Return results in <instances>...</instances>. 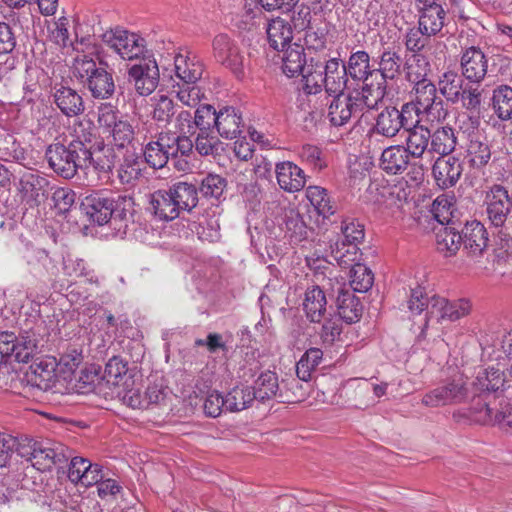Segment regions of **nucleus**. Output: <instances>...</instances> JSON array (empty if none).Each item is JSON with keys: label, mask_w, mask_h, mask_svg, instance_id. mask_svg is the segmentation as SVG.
<instances>
[{"label": "nucleus", "mask_w": 512, "mask_h": 512, "mask_svg": "<svg viewBox=\"0 0 512 512\" xmlns=\"http://www.w3.org/2000/svg\"><path fill=\"white\" fill-rule=\"evenodd\" d=\"M132 207L131 197H114L103 192L90 194L81 203V209L92 222L101 226L110 221L119 234L124 236L131 234L138 239L142 237V228L135 222L128 224Z\"/></svg>", "instance_id": "f257e3e1"}, {"label": "nucleus", "mask_w": 512, "mask_h": 512, "mask_svg": "<svg viewBox=\"0 0 512 512\" xmlns=\"http://www.w3.org/2000/svg\"><path fill=\"white\" fill-rule=\"evenodd\" d=\"M408 310L412 317L423 316L425 320H458L470 314L471 304L465 299L450 302L439 295L428 297L416 287L411 290Z\"/></svg>", "instance_id": "f03ea898"}, {"label": "nucleus", "mask_w": 512, "mask_h": 512, "mask_svg": "<svg viewBox=\"0 0 512 512\" xmlns=\"http://www.w3.org/2000/svg\"><path fill=\"white\" fill-rule=\"evenodd\" d=\"M307 74H303L304 90L308 94H317L324 89L329 95L344 94L348 82L346 65L339 58H331L325 64L312 63Z\"/></svg>", "instance_id": "7ed1b4c3"}, {"label": "nucleus", "mask_w": 512, "mask_h": 512, "mask_svg": "<svg viewBox=\"0 0 512 512\" xmlns=\"http://www.w3.org/2000/svg\"><path fill=\"white\" fill-rule=\"evenodd\" d=\"M508 62L509 59L503 55L497 54L489 58L480 47L470 46L461 53V76L470 83L480 84L487 77L500 73Z\"/></svg>", "instance_id": "20e7f679"}, {"label": "nucleus", "mask_w": 512, "mask_h": 512, "mask_svg": "<svg viewBox=\"0 0 512 512\" xmlns=\"http://www.w3.org/2000/svg\"><path fill=\"white\" fill-rule=\"evenodd\" d=\"M484 206L490 224L499 228L505 237H510L506 222L512 213V198L508 190L500 184L492 185L485 192Z\"/></svg>", "instance_id": "39448f33"}, {"label": "nucleus", "mask_w": 512, "mask_h": 512, "mask_svg": "<svg viewBox=\"0 0 512 512\" xmlns=\"http://www.w3.org/2000/svg\"><path fill=\"white\" fill-rule=\"evenodd\" d=\"M468 398V387L463 375L458 374L441 382L426 392L421 403L428 408H438L464 402Z\"/></svg>", "instance_id": "423d86ee"}, {"label": "nucleus", "mask_w": 512, "mask_h": 512, "mask_svg": "<svg viewBox=\"0 0 512 512\" xmlns=\"http://www.w3.org/2000/svg\"><path fill=\"white\" fill-rule=\"evenodd\" d=\"M341 235L343 240L331 244V255L340 266L348 265L355 261L357 245L364 239V227L358 221L346 218L341 222Z\"/></svg>", "instance_id": "0eeeda50"}, {"label": "nucleus", "mask_w": 512, "mask_h": 512, "mask_svg": "<svg viewBox=\"0 0 512 512\" xmlns=\"http://www.w3.org/2000/svg\"><path fill=\"white\" fill-rule=\"evenodd\" d=\"M510 379L499 368L489 367L477 373L473 386L479 392V401L474 406L480 407L487 400L496 402L502 397H508Z\"/></svg>", "instance_id": "6e6552de"}, {"label": "nucleus", "mask_w": 512, "mask_h": 512, "mask_svg": "<svg viewBox=\"0 0 512 512\" xmlns=\"http://www.w3.org/2000/svg\"><path fill=\"white\" fill-rule=\"evenodd\" d=\"M45 157L49 167L65 179L73 178L85 163V157H82L81 153L70 144H50L46 149Z\"/></svg>", "instance_id": "1a4fd4ad"}, {"label": "nucleus", "mask_w": 512, "mask_h": 512, "mask_svg": "<svg viewBox=\"0 0 512 512\" xmlns=\"http://www.w3.org/2000/svg\"><path fill=\"white\" fill-rule=\"evenodd\" d=\"M450 206L445 198L438 197L433 203V213L441 227L436 232V246L446 257L453 256L461 246L462 235L455 228L444 226L449 222Z\"/></svg>", "instance_id": "9d476101"}, {"label": "nucleus", "mask_w": 512, "mask_h": 512, "mask_svg": "<svg viewBox=\"0 0 512 512\" xmlns=\"http://www.w3.org/2000/svg\"><path fill=\"white\" fill-rule=\"evenodd\" d=\"M102 40L123 60L139 59L146 50V42L143 37L121 28L106 31Z\"/></svg>", "instance_id": "9b49d317"}, {"label": "nucleus", "mask_w": 512, "mask_h": 512, "mask_svg": "<svg viewBox=\"0 0 512 512\" xmlns=\"http://www.w3.org/2000/svg\"><path fill=\"white\" fill-rule=\"evenodd\" d=\"M213 57L237 77L244 75L245 57L237 42L227 34H218L212 41Z\"/></svg>", "instance_id": "f8f14e48"}, {"label": "nucleus", "mask_w": 512, "mask_h": 512, "mask_svg": "<svg viewBox=\"0 0 512 512\" xmlns=\"http://www.w3.org/2000/svg\"><path fill=\"white\" fill-rule=\"evenodd\" d=\"M29 448V452L21 451L20 454L27 457L32 466L40 471L50 470L54 465L66 462L69 457L65 453V447L59 443L35 441Z\"/></svg>", "instance_id": "ddd939ff"}, {"label": "nucleus", "mask_w": 512, "mask_h": 512, "mask_svg": "<svg viewBox=\"0 0 512 512\" xmlns=\"http://www.w3.org/2000/svg\"><path fill=\"white\" fill-rule=\"evenodd\" d=\"M506 397L496 402L487 400L480 407L473 406L471 416L483 425H498L502 429H512V405L505 402Z\"/></svg>", "instance_id": "4468645a"}, {"label": "nucleus", "mask_w": 512, "mask_h": 512, "mask_svg": "<svg viewBox=\"0 0 512 512\" xmlns=\"http://www.w3.org/2000/svg\"><path fill=\"white\" fill-rule=\"evenodd\" d=\"M129 79L136 92L148 96L154 92L159 83V68L154 59H143L128 70Z\"/></svg>", "instance_id": "2eb2a0df"}, {"label": "nucleus", "mask_w": 512, "mask_h": 512, "mask_svg": "<svg viewBox=\"0 0 512 512\" xmlns=\"http://www.w3.org/2000/svg\"><path fill=\"white\" fill-rule=\"evenodd\" d=\"M328 106L327 117L333 126H343L347 124L352 118H359L362 116L361 109L354 100L352 94H338L332 95Z\"/></svg>", "instance_id": "dca6fc26"}, {"label": "nucleus", "mask_w": 512, "mask_h": 512, "mask_svg": "<svg viewBox=\"0 0 512 512\" xmlns=\"http://www.w3.org/2000/svg\"><path fill=\"white\" fill-rule=\"evenodd\" d=\"M174 70L180 82L197 83L202 77L204 65L192 51L180 49L174 57Z\"/></svg>", "instance_id": "f3484780"}, {"label": "nucleus", "mask_w": 512, "mask_h": 512, "mask_svg": "<svg viewBox=\"0 0 512 512\" xmlns=\"http://www.w3.org/2000/svg\"><path fill=\"white\" fill-rule=\"evenodd\" d=\"M462 171L461 160L451 155L439 156L432 167L435 182L442 189L455 186L462 175Z\"/></svg>", "instance_id": "a211bd4d"}, {"label": "nucleus", "mask_w": 512, "mask_h": 512, "mask_svg": "<svg viewBox=\"0 0 512 512\" xmlns=\"http://www.w3.org/2000/svg\"><path fill=\"white\" fill-rule=\"evenodd\" d=\"M462 241L467 257L477 261L488 246V233L484 225L478 221L467 223L462 230Z\"/></svg>", "instance_id": "6ab92c4d"}, {"label": "nucleus", "mask_w": 512, "mask_h": 512, "mask_svg": "<svg viewBox=\"0 0 512 512\" xmlns=\"http://www.w3.org/2000/svg\"><path fill=\"white\" fill-rule=\"evenodd\" d=\"M351 94L363 115L365 110L377 109L382 103L386 94V85L379 78H371V80L363 81L361 90H354Z\"/></svg>", "instance_id": "aec40b11"}, {"label": "nucleus", "mask_w": 512, "mask_h": 512, "mask_svg": "<svg viewBox=\"0 0 512 512\" xmlns=\"http://www.w3.org/2000/svg\"><path fill=\"white\" fill-rule=\"evenodd\" d=\"M17 38L11 25L0 22V80L16 67L17 58L13 54Z\"/></svg>", "instance_id": "412c9836"}, {"label": "nucleus", "mask_w": 512, "mask_h": 512, "mask_svg": "<svg viewBox=\"0 0 512 512\" xmlns=\"http://www.w3.org/2000/svg\"><path fill=\"white\" fill-rule=\"evenodd\" d=\"M491 143L486 136L480 133L469 135L466 148V158L470 167L480 170L486 167L491 160Z\"/></svg>", "instance_id": "4be33fe9"}, {"label": "nucleus", "mask_w": 512, "mask_h": 512, "mask_svg": "<svg viewBox=\"0 0 512 512\" xmlns=\"http://www.w3.org/2000/svg\"><path fill=\"white\" fill-rule=\"evenodd\" d=\"M53 100L57 108L67 117L78 116L85 110L82 96L67 86L56 85L53 91Z\"/></svg>", "instance_id": "5701e85b"}, {"label": "nucleus", "mask_w": 512, "mask_h": 512, "mask_svg": "<svg viewBox=\"0 0 512 512\" xmlns=\"http://www.w3.org/2000/svg\"><path fill=\"white\" fill-rule=\"evenodd\" d=\"M222 213L223 209L219 204H212L205 210L195 227V232L200 240L213 243L220 239V216Z\"/></svg>", "instance_id": "b1692460"}, {"label": "nucleus", "mask_w": 512, "mask_h": 512, "mask_svg": "<svg viewBox=\"0 0 512 512\" xmlns=\"http://www.w3.org/2000/svg\"><path fill=\"white\" fill-rule=\"evenodd\" d=\"M71 135L73 140L69 144L81 155H86L87 150L102 142L97 136L95 125L89 119L75 121L71 128Z\"/></svg>", "instance_id": "393cba45"}, {"label": "nucleus", "mask_w": 512, "mask_h": 512, "mask_svg": "<svg viewBox=\"0 0 512 512\" xmlns=\"http://www.w3.org/2000/svg\"><path fill=\"white\" fill-rule=\"evenodd\" d=\"M275 172L277 182L284 191L294 193L305 186L306 179L303 170L290 161L277 163Z\"/></svg>", "instance_id": "a878e982"}, {"label": "nucleus", "mask_w": 512, "mask_h": 512, "mask_svg": "<svg viewBox=\"0 0 512 512\" xmlns=\"http://www.w3.org/2000/svg\"><path fill=\"white\" fill-rule=\"evenodd\" d=\"M149 209L159 220L171 221L179 217L180 212L168 189H159L150 195Z\"/></svg>", "instance_id": "bb28decb"}, {"label": "nucleus", "mask_w": 512, "mask_h": 512, "mask_svg": "<svg viewBox=\"0 0 512 512\" xmlns=\"http://www.w3.org/2000/svg\"><path fill=\"white\" fill-rule=\"evenodd\" d=\"M266 33L270 47L274 50H284L291 45L293 31L290 23L280 17L273 18L266 24Z\"/></svg>", "instance_id": "cd10ccee"}, {"label": "nucleus", "mask_w": 512, "mask_h": 512, "mask_svg": "<svg viewBox=\"0 0 512 512\" xmlns=\"http://www.w3.org/2000/svg\"><path fill=\"white\" fill-rule=\"evenodd\" d=\"M410 157L404 146H390L381 154L380 167L389 174H401L407 169Z\"/></svg>", "instance_id": "c85d7f7f"}, {"label": "nucleus", "mask_w": 512, "mask_h": 512, "mask_svg": "<svg viewBox=\"0 0 512 512\" xmlns=\"http://www.w3.org/2000/svg\"><path fill=\"white\" fill-rule=\"evenodd\" d=\"M215 129L226 139H234L241 133L242 118L232 107H225L216 112Z\"/></svg>", "instance_id": "c756f323"}, {"label": "nucleus", "mask_w": 512, "mask_h": 512, "mask_svg": "<svg viewBox=\"0 0 512 512\" xmlns=\"http://www.w3.org/2000/svg\"><path fill=\"white\" fill-rule=\"evenodd\" d=\"M446 11L442 7H432L418 13V26L424 35L437 36L446 25Z\"/></svg>", "instance_id": "7c9ffc66"}, {"label": "nucleus", "mask_w": 512, "mask_h": 512, "mask_svg": "<svg viewBox=\"0 0 512 512\" xmlns=\"http://www.w3.org/2000/svg\"><path fill=\"white\" fill-rule=\"evenodd\" d=\"M169 193L173 196L180 213L181 211L190 212L198 204V189L192 183L176 182L169 186Z\"/></svg>", "instance_id": "2f4dec72"}, {"label": "nucleus", "mask_w": 512, "mask_h": 512, "mask_svg": "<svg viewBox=\"0 0 512 512\" xmlns=\"http://www.w3.org/2000/svg\"><path fill=\"white\" fill-rule=\"evenodd\" d=\"M346 71L353 80L367 81L380 76L376 70L370 69L369 54L360 50L350 55Z\"/></svg>", "instance_id": "473e14b6"}, {"label": "nucleus", "mask_w": 512, "mask_h": 512, "mask_svg": "<svg viewBox=\"0 0 512 512\" xmlns=\"http://www.w3.org/2000/svg\"><path fill=\"white\" fill-rule=\"evenodd\" d=\"M405 114L398 113L395 107H386L377 117L374 131L385 137H394L403 127Z\"/></svg>", "instance_id": "72a5a7b5"}, {"label": "nucleus", "mask_w": 512, "mask_h": 512, "mask_svg": "<svg viewBox=\"0 0 512 512\" xmlns=\"http://www.w3.org/2000/svg\"><path fill=\"white\" fill-rule=\"evenodd\" d=\"M457 146V136L453 128L442 126L431 133L429 152L440 156L450 155Z\"/></svg>", "instance_id": "f704fd0d"}, {"label": "nucleus", "mask_w": 512, "mask_h": 512, "mask_svg": "<svg viewBox=\"0 0 512 512\" xmlns=\"http://www.w3.org/2000/svg\"><path fill=\"white\" fill-rule=\"evenodd\" d=\"M109 149L104 148L103 142L98 143L92 149L87 150L85 157V163L82 165V169L92 168L98 174L107 175L112 168L113 162L110 154H107Z\"/></svg>", "instance_id": "c9c22d12"}, {"label": "nucleus", "mask_w": 512, "mask_h": 512, "mask_svg": "<svg viewBox=\"0 0 512 512\" xmlns=\"http://www.w3.org/2000/svg\"><path fill=\"white\" fill-rule=\"evenodd\" d=\"M303 310L310 320H320L327 311V300L323 290L318 286H312L305 292Z\"/></svg>", "instance_id": "e433bc0d"}, {"label": "nucleus", "mask_w": 512, "mask_h": 512, "mask_svg": "<svg viewBox=\"0 0 512 512\" xmlns=\"http://www.w3.org/2000/svg\"><path fill=\"white\" fill-rule=\"evenodd\" d=\"M143 161L135 154L124 156L117 168V177L123 185L134 186L141 179Z\"/></svg>", "instance_id": "4c0bfd02"}, {"label": "nucleus", "mask_w": 512, "mask_h": 512, "mask_svg": "<svg viewBox=\"0 0 512 512\" xmlns=\"http://www.w3.org/2000/svg\"><path fill=\"white\" fill-rule=\"evenodd\" d=\"M431 132L423 125L408 130L405 149L412 158H421L430 145Z\"/></svg>", "instance_id": "58836bf2"}, {"label": "nucleus", "mask_w": 512, "mask_h": 512, "mask_svg": "<svg viewBox=\"0 0 512 512\" xmlns=\"http://www.w3.org/2000/svg\"><path fill=\"white\" fill-rule=\"evenodd\" d=\"M283 51V72L288 77H294L303 74L306 64L304 48L299 44H291Z\"/></svg>", "instance_id": "ea45409f"}, {"label": "nucleus", "mask_w": 512, "mask_h": 512, "mask_svg": "<svg viewBox=\"0 0 512 512\" xmlns=\"http://www.w3.org/2000/svg\"><path fill=\"white\" fill-rule=\"evenodd\" d=\"M151 117L159 125H167L176 114L174 101L164 94H156L150 98Z\"/></svg>", "instance_id": "a19ab883"}, {"label": "nucleus", "mask_w": 512, "mask_h": 512, "mask_svg": "<svg viewBox=\"0 0 512 512\" xmlns=\"http://www.w3.org/2000/svg\"><path fill=\"white\" fill-rule=\"evenodd\" d=\"M463 83L462 77L457 72L450 70L440 76L438 88L448 102L456 104L460 101Z\"/></svg>", "instance_id": "79ce46f5"}, {"label": "nucleus", "mask_w": 512, "mask_h": 512, "mask_svg": "<svg viewBox=\"0 0 512 512\" xmlns=\"http://www.w3.org/2000/svg\"><path fill=\"white\" fill-rule=\"evenodd\" d=\"M86 84L92 96L98 99L109 98L115 90L113 78L104 68H99L98 72L90 76Z\"/></svg>", "instance_id": "37998d69"}, {"label": "nucleus", "mask_w": 512, "mask_h": 512, "mask_svg": "<svg viewBox=\"0 0 512 512\" xmlns=\"http://www.w3.org/2000/svg\"><path fill=\"white\" fill-rule=\"evenodd\" d=\"M492 109L500 120L512 119V88L510 86L501 85L493 90Z\"/></svg>", "instance_id": "c03bdc74"}, {"label": "nucleus", "mask_w": 512, "mask_h": 512, "mask_svg": "<svg viewBox=\"0 0 512 512\" xmlns=\"http://www.w3.org/2000/svg\"><path fill=\"white\" fill-rule=\"evenodd\" d=\"M255 400L250 386H235L225 396L226 411L239 412L248 408Z\"/></svg>", "instance_id": "a18cd8bd"}, {"label": "nucleus", "mask_w": 512, "mask_h": 512, "mask_svg": "<svg viewBox=\"0 0 512 512\" xmlns=\"http://www.w3.org/2000/svg\"><path fill=\"white\" fill-rule=\"evenodd\" d=\"M103 379L114 386L129 387L128 362L120 356H113L106 363Z\"/></svg>", "instance_id": "49530a36"}, {"label": "nucleus", "mask_w": 512, "mask_h": 512, "mask_svg": "<svg viewBox=\"0 0 512 512\" xmlns=\"http://www.w3.org/2000/svg\"><path fill=\"white\" fill-rule=\"evenodd\" d=\"M368 201L385 206H392L396 204V199H399V195H396V187L391 186L384 182H371L366 190Z\"/></svg>", "instance_id": "de8ad7c7"}, {"label": "nucleus", "mask_w": 512, "mask_h": 512, "mask_svg": "<svg viewBox=\"0 0 512 512\" xmlns=\"http://www.w3.org/2000/svg\"><path fill=\"white\" fill-rule=\"evenodd\" d=\"M306 197L314 207L318 215L328 218L336 211V206L331 203L327 191L320 186H309L306 188Z\"/></svg>", "instance_id": "09e8293b"}, {"label": "nucleus", "mask_w": 512, "mask_h": 512, "mask_svg": "<svg viewBox=\"0 0 512 512\" xmlns=\"http://www.w3.org/2000/svg\"><path fill=\"white\" fill-rule=\"evenodd\" d=\"M108 133L111 144L117 149L134 147V144L138 142L133 125L125 118L118 121L117 126H114Z\"/></svg>", "instance_id": "8fccbe9b"}, {"label": "nucleus", "mask_w": 512, "mask_h": 512, "mask_svg": "<svg viewBox=\"0 0 512 512\" xmlns=\"http://www.w3.org/2000/svg\"><path fill=\"white\" fill-rule=\"evenodd\" d=\"M337 304L340 320H358L362 317L363 306L351 292L342 291L337 297Z\"/></svg>", "instance_id": "3c124183"}, {"label": "nucleus", "mask_w": 512, "mask_h": 512, "mask_svg": "<svg viewBox=\"0 0 512 512\" xmlns=\"http://www.w3.org/2000/svg\"><path fill=\"white\" fill-rule=\"evenodd\" d=\"M323 352L319 348L308 349L296 364V375L299 380L308 382L311 380L312 373L321 363Z\"/></svg>", "instance_id": "603ef678"}, {"label": "nucleus", "mask_w": 512, "mask_h": 512, "mask_svg": "<svg viewBox=\"0 0 512 512\" xmlns=\"http://www.w3.org/2000/svg\"><path fill=\"white\" fill-rule=\"evenodd\" d=\"M252 389L255 394V400L264 402L274 398L279 390L276 374L271 371L262 373L255 381V386Z\"/></svg>", "instance_id": "864d4df0"}, {"label": "nucleus", "mask_w": 512, "mask_h": 512, "mask_svg": "<svg viewBox=\"0 0 512 512\" xmlns=\"http://www.w3.org/2000/svg\"><path fill=\"white\" fill-rule=\"evenodd\" d=\"M38 340L32 331H25L19 337L13 335V345L16 352V361L27 363L37 351Z\"/></svg>", "instance_id": "5fc2aeb1"}, {"label": "nucleus", "mask_w": 512, "mask_h": 512, "mask_svg": "<svg viewBox=\"0 0 512 512\" xmlns=\"http://www.w3.org/2000/svg\"><path fill=\"white\" fill-rule=\"evenodd\" d=\"M372 271L361 263H356L350 270V286L355 292H367L373 285Z\"/></svg>", "instance_id": "6e6d98bb"}, {"label": "nucleus", "mask_w": 512, "mask_h": 512, "mask_svg": "<svg viewBox=\"0 0 512 512\" xmlns=\"http://www.w3.org/2000/svg\"><path fill=\"white\" fill-rule=\"evenodd\" d=\"M177 99L188 107H196L204 97V92L197 83L177 82L173 85Z\"/></svg>", "instance_id": "4d7b16f0"}, {"label": "nucleus", "mask_w": 512, "mask_h": 512, "mask_svg": "<svg viewBox=\"0 0 512 512\" xmlns=\"http://www.w3.org/2000/svg\"><path fill=\"white\" fill-rule=\"evenodd\" d=\"M431 37V35H424L419 28L410 29L405 38L406 48L407 50L418 54L421 51L430 50L433 43L438 47H445L441 42H437L431 39Z\"/></svg>", "instance_id": "13d9d810"}, {"label": "nucleus", "mask_w": 512, "mask_h": 512, "mask_svg": "<svg viewBox=\"0 0 512 512\" xmlns=\"http://www.w3.org/2000/svg\"><path fill=\"white\" fill-rule=\"evenodd\" d=\"M401 58L393 51H384L381 55L379 69L376 70L379 73V79L384 81L386 79H394L400 71Z\"/></svg>", "instance_id": "bf43d9fd"}, {"label": "nucleus", "mask_w": 512, "mask_h": 512, "mask_svg": "<svg viewBox=\"0 0 512 512\" xmlns=\"http://www.w3.org/2000/svg\"><path fill=\"white\" fill-rule=\"evenodd\" d=\"M216 110L211 105L199 106L193 117L196 133L215 132Z\"/></svg>", "instance_id": "052dcab7"}, {"label": "nucleus", "mask_w": 512, "mask_h": 512, "mask_svg": "<svg viewBox=\"0 0 512 512\" xmlns=\"http://www.w3.org/2000/svg\"><path fill=\"white\" fill-rule=\"evenodd\" d=\"M195 149L201 156H215L219 154L222 143L215 132L196 133Z\"/></svg>", "instance_id": "680f3d73"}, {"label": "nucleus", "mask_w": 512, "mask_h": 512, "mask_svg": "<svg viewBox=\"0 0 512 512\" xmlns=\"http://www.w3.org/2000/svg\"><path fill=\"white\" fill-rule=\"evenodd\" d=\"M429 71V63L420 54H414L407 63V79L412 84L429 81L426 76Z\"/></svg>", "instance_id": "e2e57ef3"}, {"label": "nucleus", "mask_w": 512, "mask_h": 512, "mask_svg": "<svg viewBox=\"0 0 512 512\" xmlns=\"http://www.w3.org/2000/svg\"><path fill=\"white\" fill-rule=\"evenodd\" d=\"M413 91L415 98L411 103L417 107V111L422 107H428V104L439 98L437 97V88L430 80L415 84Z\"/></svg>", "instance_id": "0e129e2a"}, {"label": "nucleus", "mask_w": 512, "mask_h": 512, "mask_svg": "<svg viewBox=\"0 0 512 512\" xmlns=\"http://www.w3.org/2000/svg\"><path fill=\"white\" fill-rule=\"evenodd\" d=\"M285 226L290 237L301 241L307 237V226L304 223L299 212L295 209H289L285 213Z\"/></svg>", "instance_id": "69168bd1"}, {"label": "nucleus", "mask_w": 512, "mask_h": 512, "mask_svg": "<svg viewBox=\"0 0 512 512\" xmlns=\"http://www.w3.org/2000/svg\"><path fill=\"white\" fill-rule=\"evenodd\" d=\"M226 180L217 174L207 175L201 182L200 191L205 197L219 199L226 188Z\"/></svg>", "instance_id": "338daca9"}, {"label": "nucleus", "mask_w": 512, "mask_h": 512, "mask_svg": "<svg viewBox=\"0 0 512 512\" xmlns=\"http://www.w3.org/2000/svg\"><path fill=\"white\" fill-rule=\"evenodd\" d=\"M169 155L155 140L144 145V158L147 164L153 168H162L166 165Z\"/></svg>", "instance_id": "774afa93"}]
</instances>
